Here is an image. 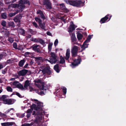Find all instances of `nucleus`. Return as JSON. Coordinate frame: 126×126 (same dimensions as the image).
<instances>
[{"mask_svg":"<svg viewBox=\"0 0 126 126\" xmlns=\"http://www.w3.org/2000/svg\"><path fill=\"white\" fill-rule=\"evenodd\" d=\"M24 4H28L29 5H30V2L28 0H24Z\"/></svg>","mask_w":126,"mask_h":126,"instance_id":"79ce46f5","label":"nucleus"},{"mask_svg":"<svg viewBox=\"0 0 126 126\" xmlns=\"http://www.w3.org/2000/svg\"><path fill=\"white\" fill-rule=\"evenodd\" d=\"M17 49H18L19 50H23V48L22 46L21 45H19L18 46V47H17Z\"/></svg>","mask_w":126,"mask_h":126,"instance_id":"09e8293b","label":"nucleus"},{"mask_svg":"<svg viewBox=\"0 0 126 126\" xmlns=\"http://www.w3.org/2000/svg\"><path fill=\"white\" fill-rule=\"evenodd\" d=\"M75 25L74 24L71 25L69 27L68 32H71L74 31L76 27H75Z\"/></svg>","mask_w":126,"mask_h":126,"instance_id":"2eb2a0df","label":"nucleus"},{"mask_svg":"<svg viewBox=\"0 0 126 126\" xmlns=\"http://www.w3.org/2000/svg\"><path fill=\"white\" fill-rule=\"evenodd\" d=\"M39 88L40 90H43L46 91L48 90L47 87L45 86L43 83L40 86H39Z\"/></svg>","mask_w":126,"mask_h":126,"instance_id":"f3484780","label":"nucleus"},{"mask_svg":"<svg viewBox=\"0 0 126 126\" xmlns=\"http://www.w3.org/2000/svg\"><path fill=\"white\" fill-rule=\"evenodd\" d=\"M38 43H39L43 45H44L45 44V42L44 41L40 38L39 39Z\"/></svg>","mask_w":126,"mask_h":126,"instance_id":"473e14b6","label":"nucleus"},{"mask_svg":"<svg viewBox=\"0 0 126 126\" xmlns=\"http://www.w3.org/2000/svg\"><path fill=\"white\" fill-rule=\"evenodd\" d=\"M32 24L36 28H37L38 27V25L35 22H33Z\"/></svg>","mask_w":126,"mask_h":126,"instance_id":"13d9d810","label":"nucleus"},{"mask_svg":"<svg viewBox=\"0 0 126 126\" xmlns=\"http://www.w3.org/2000/svg\"><path fill=\"white\" fill-rule=\"evenodd\" d=\"M91 38V35H89L87 38L86 39L84 42L81 47L83 49L82 51L84 49H85V48L88 47V46L89 44H87V43H88L90 41Z\"/></svg>","mask_w":126,"mask_h":126,"instance_id":"20e7f679","label":"nucleus"},{"mask_svg":"<svg viewBox=\"0 0 126 126\" xmlns=\"http://www.w3.org/2000/svg\"><path fill=\"white\" fill-rule=\"evenodd\" d=\"M64 16H61V17H58V18L59 19H60L61 20H63V21H65V19H64Z\"/></svg>","mask_w":126,"mask_h":126,"instance_id":"864d4df0","label":"nucleus"},{"mask_svg":"<svg viewBox=\"0 0 126 126\" xmlns=\"http://www.w3.org/2000/svg\"><path fill=\"white\" fill-rule=\"evenodd\" d=\"M46 91H41L39 93V94L41 95H45V93H46Z\"/></svg>","mask_w":126,"mask_h":126,"instance_id":"a18cd8bd","label":"nucleus"},{"mask_svg":"<svg viewBox=\"0 0 126 126\" xmlns=\"http://www.w3.org/2000/svg\"><path fill=\"white\" fill-rule=\"evenodd\" d=\"M18 31L21 35L25 36V31L24 29L21 28H20L18 29Z\"/></svg>","mask_w":126,"mask_h":126,"instance_id":"412c9836","label":"nucleus"},{"mask_svg":"<svg viewBox=\"0 0 126 126\" xmlns=\"http://www.w3.org/2000/svg\"><path fill=\"white\" fill-rule=\"evenodd\" d=\"M40 47L39 45H37V44H35L33 45L32 46V48L33 50L34 51H35L38 48V47Z\"/></svg>","mask_w":126,"mask_h":126,"instance_id":"c756f323","label":"nucleus"},{"mask_svg":"<svg viewBox=\"0 0 126 126\" xmlns=\"http://www.w3.org/2000/svg\"><path fill=\"white\" fill-rule=\"evenodd\" d=\"M37 14H39L40 15L41 18L44 20L45 19V17L43 12L40 10H39L37 11Z\"/></svg>","mask_w":126,"mask_h":126,"instance_id":"4468645a","label":"nucleus"},{"mask_svg":"<svg viewBox=\"0 0 126 126\" xmlns=\"http://www.w3.org/2000/svg\"><path fill=\"white\" fill-rule=\"evenodd\" d=\"M40 104H38L37 106H36L35 110H39L40 109Z\"/></svg>","mask_w":126,"mask_h":126,"instance_id":"37998d69","label":"nucleus"},{"mask_svg":"<svg viewBox=\"0 0 126 126\" xmlns=\"http://www.w3.org/2000/svg\"><path fill=\"white\" fill-rule=\"evenodd\" d=\"M35 51L37 52V53H41V50L40 48L39 47H38Z\"/></svg>","mask_w":126,"mask_h":126,"instance_id":"49530a36","label":"nucleus"},{"mask_svg":"<svg viewBox=\"0 0 126 126\" xmlns=\"http://www.w3.org/2000/svg\"><path fill=\"white\" fill-rule=\"evenodd\" d=\"M71 37L72 42H74L76 41L77 39L74 33H72V34ZM74 44H75V43H74Z\"/></svg>","mask_w":126,"mask_h":126,"instance_id":"a211bd4d","label":"nucleus"},{"mask_svg":"<svg viewBox=\"0 0 126 126\" xmlns=\"http://www.w3.org/2000/svg\"><path fill=\"white\" fill-rule=\"evenodd\" d=\"M30 53H31L30 52H26L25 53V54L26 56H27L28 55L30 54Z\"/></svg>","mask_w":126,"mask_h":126,"instance_id":"338daca9","label":"nucleus"},{"mask_svg":"<svg viewBox=\"0 0 126 126\" xmlns=\"http://www.w3.org/2000/svg\"><path fill=\"white\" fill-rule=\"evenodd\" d=\"M51 56L49 58V60L46 59V61L49 62L51 64L55 63L57 61V56L53 52L51 53Z\"/></svg>","mask_w":126,"mask_h":126,"instance_id":"7ed1b4c3","label":"nucleus"},{"mask_svg":"<svg viewBox=\"0 0 126 126\" xmlns=\"http://www.w3.org/2000/svg\"><path fill=\"white\" fill-rule=\"evenodd\" d=\"M7 71V68H5L4 70H2V74H4Z\"/></svg>","mask_w":126,"mask_h":126,"instance_id":"ea45409f","label":"nucleus"},{"mask_svg":"<svg viewBox=\"0 0 126 126\" xmlns=\"http://www.w3.org/2000/svg\"><path fill=\"white\" fill-rule=\"evenodd\" d=\"M8 96L6 95H3L1 96V100L3 102V103L8 105L14 104L16 100L13 99H7Z\"/></svg>","mask_w":126,"mask_h":126,"instance_id":"f257e3e1","label":"nucleus"},{"mask_svg":"<svg viewBox=\"0 0 126 126\" xmlns=\"http://www.w3.org/2000/svg\"><path fill=\"white\" fill-rule=\"evenodd\" d=\"M81 61V59L80 56H79V58L77 59H75L74 62L72 63V65L74 66H76L79 64Z\"/></svg>","mask_w":126,"mask_h":126,"instance_id":"1a4fd4ad","label":"nucleus"},{"mask_svg":"<svg viewBox=\"0 0 126 126\" xmlns=\"http://www.w3.org/2000/svg\"><path fill=\"white\" fill-rule=\"evenodd\" d=\"M42 71L43 74L47 73L48 75H50L51 73V71L50 70V68L49 67H45Z\"/></svg>","mask_w":126,"mask_h":126,"instance_id":"6e6552de","label":"nucleus"},{"mask_svg":"<svg viewBox=\"0 0 126 126\" xmlns=\"http://www.w3.org/2000/svg\"><path fill=\"white\" fill-rule=\"evenodd\" d=\"M33 124V123H31L30 124L26 123L23 124L22 125H23V126H32Z\"/></svg>","mask_w":126,"mask_h":126,"instance_id":"c9c22d12","label":"nucleus"},{"mask_svg":"<svg viewBox=\"0 0 126 126\" xmlns=\"http://www.w3.org/2000/svg\"><path fill=\"white\" fill-rule=\"evenodd\" d=\"M54 69L57 73H59L60 71V69L59 68V65L58 64H57L54 66Z\"/></svg>","mask_w":126,"mask_h":126,"instance_id":"aec40b11","label":"nucleus"},{"mask_svg":"<svg viewBox=\"0 0 126 126\" xmlns=\"http://www.w3.org/2000/svg\"><path fill=\"white\" fill-rule=\"evenodd\" d=\"M32 110L31 109H28L27 111V113L29 114L32 112Z\"/></svg>","mask_w":126,"mask_h":126,"instance_id":"e2e57ef3","label":"nucleus"},{"mask_svg":"<svg viewBox=\"0 0 126 126\" xmlns=\"http://www.w3.org/2000/svg\"><path fill=\"white\" fill-rule=\"evenodd\" d=\"M34 19L36 21L38 22L39 23V24L42 22L41 20L37 17H35Z\"/></svg>","mask_w":126,"mask_h":126,"instance_id":"72a5a7b5","label":"nucleus"},{"mask_svg":"<svg viewBox=\"0 0 126 126\" xmlns=\"http://www.w3.org/2000/svg\"><path fill=\"white\" fill-rule=\"evenodd\" d=\"M34 82L35 85L38 88L39 87V86H41V84H40L37 83H40V84L42 83L41 80L39 79H38V80H35L34 81Z\"/></svg>","mask_w":126,"mask_h":126,"instance_id":"dca6fc26","label":"nucleus"},{"mask_svg":"<svg viewBox=\"0 0 126 126\" xmlns=\"http://www.w3.org/2000/svg\"><path fill=\"white\" fill-rule=\"evenodd\" d=\"M60 6L61 8L62 9H64L66 8L65 6L63 3L60 4Z\"/></svg>","mask_w":126,"mask_h":126,"instance_id":"a19ab883","label":"nucleus"},{"mask_svg":"<svg viewBox=\"0 0 126 126\" xmlns=\"http://www.w3.org/2000/svg\"><path fill=\"white\" fill-rule=\"evenodd\" d=\"M69 4L73 6L80 7L84 6V4L80 0L78 1L76 0H71L68 1Z\"/></svg>","mask_w":126,"mask_h":126,"instance_id":"f03ea898","label":"nucleus"},{"mask_svg":"<svg viewBox=\"0 0 126 126\" xmlns=\"http://www.w3.org/2000/svg\"><path fill=\"white\" fill-rule=\"evenodd\" d=\"M12 8H15L16 7H17V4H12Z\"/></svg>","mask_w":126,"mask_h":126,"instance_id":"052dcab7","label":"nucleus"},{"mask_svg":"<svg viewBox=\"0 0 126 126\" xmlns=\"http://www.w3.org/2000/svg\"><path fill=\"white\" fill-rule=\"evenodd\" d=\"M1 18L2 19H6L7 17V14L6 13H2L1 15Z\"/></svg>","mask_w":126,"mask_h":126,"instance_id":"bb28decb","label":"nucleus"},{"mask_svg":"<svg viewBox=\"0 0 126 126\" xmlns=\"http://www.w3.org/2000/svg\"><path fill=\"white\" fill-rule=\"evenodd\" d=\"M16 15L15 13H10L9 14L10 16L11 17L15 15Z\"/></svg>","mask_w":126,"mask_h":126,"instance_id":"69168bd1","label":"nucleus"},{"mask_svg":"<svg viewBox=\"0 0 126 126\" xmlns=\"http://www.w3.org/2000/svg\"><path fill=\"white\" fill-rule=\"evenodd\" d=\"M13 47L15 49H17V44L16 42H14L13 44Z\"/></svg>","mask_w":126,"mask_h":126,"instance_id":"4c0bfd02","label":"nucleus"},{"mask_svg":"<svg viewBox=\"0 0 126 126\" xmlns=\"http://www.w3.org/2000/svg\"><path fill=\"white\" fill-rule=\"evenodd\" d=\"M25 7V6L24 4H19V3L17 4V7L19 9V12H21L22 11Z\"/></svg>","mask_w":126,"mask_h":126,"instance_id":"f8f14e48","label":"nucleus"},{"mask_svg":"<svg viewBox=\"0 0 126 126\" xmlns=\"http://www.w3.org/2000/svg\"><path fill=\"white\" fill-rule=\"evenodd\" d=\"M39 38L36 39V38H34V39L32 40V41H33L35 43H38L39 39Z\"/></svg>","mask_w":126,"mask_h":126,"instance_id":"de8ad7c7","label":"nucleus"},{"mask_svg":"<svg viewBox=\"0 0 126 126\" xmlns=\"http://www.w3.org/2000/svg\"><path fill=\"white\" fill-rule=\"evenodd\" d=\"M63 10V11L65 13H68L69 12V10L67 9L66 8H65Z\"/></svg>","mask_w":126,"mask_h":126,"instance_id":"680f3d73","label":"nucleus"},{"mask_svg":"<svg viewBox=\"0 0 126 126\" xmlns=\"http://www.w3.org/2000/svg\"><path fill=\"white\" fill-rule=\"evenodd\" d=\"M58 43V40L57 39H56L55 40L54 42V45L55 46L57 45Z\"/></svg>","mask_w":126,"mask_h":126,"instance_id":"8fccbe9b","label":"nucleus"},{"mask_svg":"<svg viewBox=\"0 0 126 126\" xmlns=\"http://www.w3.org/2000/svg\"><path fill=\"white\" fill-rule=\"evenodd\" d=\"M28 31L31 33V34H33L34 31L32 29L30 28L28 30Z\"/></svg>","mask_w":126,"mask_h":126,"instance_id":"5fc2aeb1","label":"nucleus"},{"mask_svg":"<svg viewBox=\"0 0 126 126\" xmlns=\"http://www.w3.org/2000/svg\"><path fill=\"white\" fill-rule=\"evenodd\" d=\"M13 124V122H5L1 123V125L2 126H12Z\"/></svg>","mask_w":126,"mask_h":126,"instance_id":"6ab92c4d","label":"nucleus"},{"mask_svg":"<svg viewBox=\"0 0 126 126\" xmlns=\"http://www.w3.org/2000/svg\"><path fill=\"white\" fill-rule=\"evenodd\" d=\"M45 23L44 22L42 23V22L41 23H40L39 24V26L40 27L41 29L43 30L44 31L46 30L45 28Z\"/></svg>","mask_w":126,"mask_h":126,"instance_id":"4be33fe9","label":"nucleus"},{"mask_svg":"<svg viewBox=\"0 0 126 126\" xmlns=\"http://www.w3.org/2000/svg\"><path fill=\"white\" fill-rule=\"evenodd\" d=\"M25 60L24 59L21 60L18 63V66L20 67H22L25 63Z\"/></svg>","mask_w":126,"mask_h":126,"instance_id":"5701e85b","label":"nucleus"},{"mask_svg":"<svg viewBox=\"0 0 126 126\" xmlns=\"http://www.w3.org/2000/svg\"><path fill=\"white\" fill-rule=\"evenodd\" d=\"M15 25L14 22L10 21L8 23V27L7 26L6 27H11L12 28H14L15 27Z\"/></svg>","mask_w":126,"mask_h":126,"instance_id":"393cba45","label":"nucleus"},{"mask_svg":"<svg viewBox=\"0 0 126 126\" xmlns=\"http://www.w3.org/2000/svg\"><path fill=\"white\" fill-rule=\"evenodd\" d=\"M6 115L4 114L1 113L0 112V116L1 117H5L6 116Z\"/></svg>","mask_w":126,"mask_h":126,"instance_id":"0e129e2a","label":"nucleus"},{"mask_svg":"<svg viewBox=\"0 0 126 126\" xmlns=\"http://www.w3.org/2000/svg\"><path fill=\"white\" fill-rule=\"evenodd\" d=\"M60 60L59 63L60 64H63L65 63V61L64 57L61 56L60 57Z\"/></svg>","mask_w":126,"mask_h":126,"instance_id":"a878e982","label":"nucleus"},{"mask_svg":"<svg viewBox=\"0 0 126 126\" xmlns=\"http://www.w3.org/2000/svg\"><path fill=\"white\" fill-rule=\"evenodd\" d=\"M32 114L33 115H38L39 114V113L38 112H36L35 111H33Z\"/></svg>","mask_w":126,"mask_h":126,"instance_id":"4d7b16f0","label":"nucleus"},{"mask_svg":"<svg viewBox=\"0 0 126 126\" xmlns=\"http://www.w3.org/2000/svg\"><path fill=\"white\" fill-rule=\"evenodd\" d=\"M16 94L20 98L22 97V96L19 93L17 92H16Z\"/></svg>","mask_w":126,"mask_h":126,"instance_id":"6e6d98bb","label":"nucleus"},{"mask_svg":"<svg viewBox=\"0 0 126 126\" xmlns=\"http://www.w3.org/2000/svg\"><path fill=\"white\" fill-rule=\"evenodd\" d=\"M52 45V43H50L49 44L48 46V52L51 51Z\"/></svg>","mask_w":126,"mask_h":126,"instance_id":"c85d7f7f","label":"nucleus"},{"mask_svg":"<svg viewBox=\"0 0 126 126\" xmlns=\"http://www.w3.org/2000/svg\"><path fill=\"white\" fill-rule=\"evenodd\" d=\"M34 58L35 59V61H37V62L39 61H43L42 57H36Z\"/></svg>","mask_w":126,"mask_h":126,"instance_id":"2f4dec72","label":"nucleus"},{"mask_svg":"<svg viewBox=\"0 0 126 126\" xmlns=\"http://www.w3.org/2000/svg\"><path fill=\"white\" fill-rule=\"evenodd\" d=\"M24 0H20L19 1L18 3H19V4H24Z\"/></svg>","mask_w":126,"mask_h":126,"instance_id":"3c124183","label":"nucleus"},{"mask_svg":"<svg viewBox=\"0 0 126 126\" xmlns=\"http://www.w3.org/2000/svg\"><path fill=\"white\" fill-rule=\"evenodd\" d=\"M63 91L64 95L66 93V87H64L63 90Z\"/></svg>","mask_w":126,"mask_h":126,"instance_id":"58836bf2","label":"nucleus"},{"mask_svg":"<svg viewBox=\"0 0 126 126\" xmlns=\"http://www.w3.org/2000/svg\"><path fill=\"white\" fill-rule=\"evenodd\" d=\"M30 85V80H27L25 82L24 87L25 88H27L28 86H29Z\"/></svg>","mask_w":126,"mask_h":126,"instance_id":"b1692460","label":"nucleus"},{"mask_svg":"<svg viewBox=\"0 0 126 126\" xmlns=\"http://www.w3.org/2000/svg\"><path fill=\"white\" fill-rule=\"evenodd\" d=\"M112 16L111 15L108 14L105 17L102 18L100 21V23L101 24L105 23L106 21L109 19L108 21L110 20Z\"/></svg>","mask_w":126,"mask_h":126,"instance_id":"0eeeda50","label":"nucleus"},{"mask_svg":"<svg viewBox=\"0 0 126 126\" xmlns=\"http://www.w3.org/2000/svg\"><path fill=\"white\" fill-rule=\"evenodd\" d=\"M83 35L80 33H78L77 35V38L79 40H80L82 38Z\"/></svg>","mask_w":126,"mask_h":126,"instance_id":"cd10ccee","label":"nucleus"},{"mask_svg":"<svg viewBox=\"0 0 126 126\" xmlns=\"http://www.w3.org/2000/svg\"><path fill=\"white\" fill-rule=\"evenodd\" d=\"M28 71V70H27L23 69L19 71L18 74L19 76H24L26 75Z\"/></svg>","mask_w":126,"mask_h":126,"instance_id":"9d476101","label":"nucleus"},{"mask_svg":"<svg viewBox=\"0 0 126 126\" xmlns=\"http://www.w3.org/2000/svg\"><path fill=\"white\" fill-rule=\"evenodd\" d=\"M16 87L21 90L24 89L23 85L20 84H17L16 85Z\"/></svg>","mask_w":126,"mask_h":126,"instance_id":"7c9ffc66","label":"nucleus"},{"mask_svg":"<svg viewBox=\"0 0 126 126\" xmlns=\"http://www.w3.org/2000/svg\"><path fill=\"white\" fill-rule=\"evenodd\" d=\"M6 22L5 21H3L1 23V25L3 27H6Z\"/></svg>","mask_w":126,"mask_h":126,"instance_id":"c03bdc74","label":"nucleus"},{"mask_svg":"<svg viewBox=\"0 0 126 126\" xmlns=\"http://www.w3.org/2000/svg\"><path fill=\"white\" fill-rule=\"evenodd\" d=\"M78 47L74 46L72 48L71 52L72 56L73 57H75L77 55L78 49Z\"/></svg>","mask_w":126,"mask_h":126,"instance_id":"423d86ee","label":"nucleus"},{"mask_svg":"<svg viewBox=\"0 0 126 126\" xmlns=\"http://www.w3.org/2000/svg\"><path fill=\"white\" fill-rule=\"evenodd\" d=\"M36 107V105L34 104H33L31 106V109H32L34 108V109H35Z\"/></svg>","mask_w":126,"mask_h":126,"instance_id":"603ef678","label":"nucleus"},{"mask_svg":"<svg viewBox=\"0 0 126 126\" xmlns=\"http://www.w3.org/2000/svg\"><path fill=\"white\" fill-rule=\"evenodd\" d=\"M43 4L45 5L47 9L50 10L52 9V5L50 0H44Z\"/></svg>","mask_w":126,"mask_h":126,"instance_id":"39448f33","label":"nucleus"},{"mask_svg":"<svg viewBox=\"0 0 126 126\" xmlns=\"http://www.w3.org/2000/svg\"><path fill=\"white\" fill-rule=\"evenodd\" d=\"M8 40L10 42L12 43L14 41V40L13 38L9 37L8 39Z\"/></svg>","mask_w":126,"mask_h":126,"instance_id":"e433bc0d","label":"nucleus"},{"mask_svg":"<svg viewBox=\"0 0 126 126\" xmlns=\"http://www.w3.org/2000/svg\"><path fill=\"white\" fill-rule=\"evenodd\" d=\"M70 49L69 48H68L66 50L65 56L64 57V58L66 60H68L69 59L70 56Z\"/></svg>","mask_w":126,"mask_h":126,"instance_id":"ddd939ff","label":"nucleus"},{"mask_svg":"<svg viewBox=\"0 0 126 126\" xmlns=\"http://www.w3.org/2000/svg\"><path fill=\"white\" fill-rule=\"evenodd\" d=\"M29 86V89H30V91L31 92L33 90V89L31 86Z\"/></svg>","mask_w":126,"mask_h":126,"instance_id":"774afa93","label":"nucleus"},{"mask_svg":"<svg viewBox=\"0 0 126 126\" xmlns=\"http://www.w3.org/2000/svg\"><path fill=\"white\" fill-rule=\"evenodd\" d=\"M19 82L17 81H14L13 83V85L14 86H16V85H17V83H19Z\"/></svg>","mask_w":126,"mask_h":126,"instance_id":"bf43d9fd","label":"nucleus"},{"mask_svg":"<svg viewBox=\"0 0 126 126\" xmlns=\"http://www.w3.org/2000/svg\"><path fill=\"white\" fill-rule=\"evenodd\" d=\"M6 89L9 92H13L12 88L9 86H7L6 88Z\"/></svg>","mask_w":126,"mask_h":126,"instance_id":"f704fd0d","label":"nucleus"},{"mask_svg":"<svg viewBox=\"0 0 126 126\" xmlns=\"http://www.w3.org/2000/svg\"><path fill=\"white\" fill-rule=\"evenodd\" d=\"M21 17L20 15H17L14 18V21L16 22H18L19 25H20V19H21Z\"/></svg>","mask_w":126,"mask_h":126,"instance_id":"9b49d317","label":"nucleus"}]
</instances>
